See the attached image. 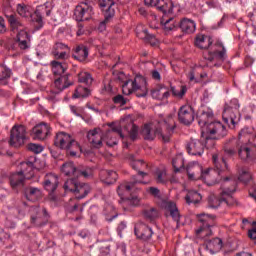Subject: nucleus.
<instances>
[{
    "mask_svg": "<svg viewBox=\"0 0 256 256\" xmlns=\"http://www.w3.org/2000/svg\"><path fill=\"white\" fill-rule=\"evenodd\" d=\"M198 125L201 137L205 140L206 149L215 147V139H223L227 135V128L219 121H213V112H202L198 115Z\"/></svg>",
    "mask_w": 256,
    "mask_h": 256,
    "instance_id": "obj_1",
    "label": "nucleus"
},
{
    "mask_svg": "<svg viewBox=\"0 0 256 256\" xmlns=\"http://www.w3.org/2000/svg\"><path fill=\"white\" fill-rule=\"evenodd\" d=\"M173 131H175V120L170 115L167 118H160L156 123L145 124L142 135L147 141H153L155 136L159 135L164 143H169Z\"/></svg>",
    "mask_w": 256,
    "mask_h": 256,
    "instance_id": "obj_2",
    "label": "nucleus"
},
{
    "mask_svg": "<svg viewBox=\"0 0 256 256\" xmlns=\"http://www.w3.org/2000/svg\"><path fill=\"white\" fill-rule=\"evenodd\" d=\"M251 137H253V129L249 127L243 128L238 134V139H232V143H235L236 148H226L225 152L229 155H235L238 152L242 161L256 159L255 146L251 145Z\"/></svg>",
    "mask_w": 256,
    "mask_h": 256,
    "instance_id": "obj_3",
    "label": "nucleus"
},
{
    "mask_svg": "<svg viewBox=\"0 0 256 256\" xmlns=\"http://www.w3.org/2000/svg\"><path fill=\"white\" fill-rule=\"evenodd\" d=\"M110 127L111 133H117V135L121 138L124 139L123 135V128L125 131H127L131 141H135L137 137L139 136V127L133 123V118L131 116H126L122 118L119 122H112L108 124Z\"/></svg>",
    "mask_w": 256,
    "mask_h": 256,
    "instance_id": "obj_4",
    "label": "nucleus"
},
{
    "mask_svg": "<svg viewBox=\"0 0 256 256\" xmlns=\"http://www.w3.org/2000/svg\"><path fill=\"white\" fill-rule=\"evenodd\" d=\"M55 147L67 151L71 157H77L78 153H81V145L78 141H75L73 136L67 132H58L54 139Z\"/></svg>",
    "mask_w": 256,
    "mask_h": 256,
    "instance_id": "obj_5",
    "label": "nucleus"
},
{
    "mask_svg": "<svg viewBox=\"0 0 256 256\" xmlns=\"http://www.w3.org/2000/svg\"><path fill=\"white\" fill-rule=\"evenodd\" d=\"M212 161L216 170L209 169L203 173V177L207 182V185H215V183H219V181L223 179L221 173H223V171H227V162L223 157L218 154H213Z\"/></svg>",
    "mask_w": 256,
    "mask_h": 256,
    "instance_id": "obj_6",
    "label": "nucleus"
},
{
    "mask_svg": "<svg viewBox=\"0 0 256 256\" xmlns=\"http://www.w3.org/2000/svg\"><path fill=\"white\" fill-rule=\"evenodd\" d=\"M122 92L123 95L135 93L136 97H147V93H149L147 80L143 76H136L133 80H127L122 85Z\"/></svg>",
    "mask_w": 256,
    "mask_h": 256,
    "instance_id": "obj_7",
    "label": "nucleus"
},
{
    "mask_svg": "<svg viewBox=\"0 0 256 256\" xmlns=\"http://www.w3.org/2000/svg\"><path fill=\"white\" fill-rule=\"evenodd\" d=\"M239 100L233 98L228 104L225 105L222 114L223 121L231 128L234 129L235 125L241 121V114L239 113Z\"/></svg>",
    "mask_w": 256,
    "mask_h": 256,
    "instance_id": "obj_8",
    "label": "nucleus"
},
{
    "mask_svg": "<svg viewBox=\"0 0 256 256\" xmlns=\"http://www.w3.org/2000/svg\"><path fill=\"white\" fill-rule=\"evenodd\" d=\"M70 85H73V83L69 82L68 75H63L57 78L54 81V87L57 89V91L55 90L50 91L46 96L47 101L49 103H52V105L57 103V101H60L61 98L59 97V93L67 89V87H70Z\"/></svg>",
    "mask_w": 256,
    "mask_h": 256,
    "instance_id": "obj_9",
    "label": "nucleus"
},
{
    "mask_svg": "<svg viewBox=\"0 0 256 256\" xmlns=\"http://www.w3.org/2000/svg\"><path fill=\"white\" fill-rule=\"evenodd\" d=\"M197 219L201 223L199 229L196 230V235L200 237H209L211 235V227L215 225V216L211 214H197Z\"/></svg>",
    "mask_w": 256,
    "mask_h": 256,
    "instance_id": "obj_10",
    "label": "nucleus"
},
{
    "mask_svg": "<svg viewBox=\"0 0 256 256\" xmlns=\"http://www.w3.org/2000/svg\"><path fill=\"white\" fill-rule=\"evenodd\" d=\"M27 141V128L23 125L14 126L10 132L9 143L11 147H21Z\"/></svg>",
    "mask_w": 256,
    "mask_h": 256,
    "instance_id": "obj_11",
    "label": "nucleus"
},
{
    "mask_svg": "<svg viewBox=\"0 0 256 256\" xmlns=\"http://www.w3.org/2000/svg\"><path fill=\"white\" fill-rule=\"evenodd\" d=\"M19 173L25 179H33L35 176V169H39V159L31 157L29 161L21 162L18 165Z\"/></svg>",
    "mask_w": 256,
    "mask_h": 256,
    "instance_id": "obj_12",
    "label": "nucleus"
},
{
    "mask_svg": "<svg viewBox=\"0 0 256 256\" xmlns=\"http://www.w3.org/2000/svg\"><path fill=\"white\" fill-rule=\"evenodd\" d=\"M31 223L36 227H41L49 221V214L45 208L34 206L30 208Z\"/></svg>",
    "mask_w": 256,
    "mask_h": 256,
    "instance_id": "obj_13",
    "label": "nucleus"
},
{
    "mask_svg": "<svg viewBox=\"0 0 256 256\" xmlns=\"http://www.w3.org/2000/svg\"><path fill=\"white\" fill-rule=\"evenodd\" d=\"M12 33H15L17 36L23 35V37H27V31H25V25L23 22L17 17V14H6L5 15Z\"/></svg>",
    "mask_w": 256,
    "mask_h": 256,
    "instance_id": "obj_14",
    "label": "nucleus"
},
{
    "mask_svg": "<svg viewBox=\"0 0 256 256\" xmlns=\"http://www.w3.org/2000/svg\"><path fill=\"white\" fill-rule=\"evenodd\" d=\"M74 17L76 21H89L93 17V7L89 6L87 2H82L76 6Z\"/></svg>",
    "mask_w": 256,
    "mask_h": 256,
    "instance_id": "obj_15",
    "label": "nucleus"
},
{
    "mask_svg": "<svg viewBox=\"0 0 256 256\" xmlns=\"http://www.w3.org/2000/svg\"><path fill=\"white\" fill-rule=\"evenodd\" d=\"M51 135V126L45 122H42L32 129V137L37 141H45L47 137Z\"/></svg>",
    "mask_w": 256,
    "mask_h": 256,
    "instance_id": "obj_16",
    "label": "nucleus"
},
{
    "mask_svg": "<svg viewBox=\"0 0 256 256\" xmlns=\"http://www.w3.org/2000/svg\"><path fill=\"white\" fill-rule=\"evenodd\" d=\"M227 57V51L225 48L222 49V51H206L204 53V59H207V61H210V63H213L214 67H221L223 64V61H225Z\"/></svg>",
    "mask_w": 256,
    "mask_h": 256,
    "instance_id": "obj_17",
    "label": "nucleus"
},
{
    "mask_svg": "<svg viewBox=\"0 0 256 256\" xmlns=\"http://www.w3.org/2000/svg\"><path fill=\"white\" fill-rule=\"evenodd\" d=\"M178 119L183 125H191L195 121V111L189 105L181 106L178 111Z\"/></svg>",
    "mask_w": 256,
    "mask_h": 256,
    "instance_id": "obj_18",
    "label": "nucleus"
},
{
    "mask_svg": "<svg viewBox=\"0 0 256 256\" xmlns=\"http://www.w3.org/2000/svg\"><path fill=\"white\" fill-rule=\"evenodd\" d=\"M186 151L194 157H201L205 153V144L199 139H190L186 144Z\"/></svg>",
    "mask_w": 256,
    "mask_h": 256,
    "instance_id": "obj_19",
    "label": "nucleus"
},
{
    "mask_svg": "<svg viewBox=\"0 0 256 256\" xmlns=\"http://www.w3.org/2000/svg\"><path fill=\"white\" fill-rule=\"evenodd\" d=\"M134 233L137 239L149 241L153 237V229L143 222H138L134 227Z\"/></svg>",
    "mask_w": 256,
    "mask_h": 256,
    "instance_id": "obj_20",
    "label": "nucleus"
},
{
    "mask_svg": "<svg viewBox=\"0 0 256 256\" xmlns=\"http://www.w3.org/2000/svg\"><path fill=\"white\" fill-rule=\"evenodd\" d=\"M139 183H145V182L138 180L137 176H133L131 182H125L118 186V195L120 197H127V195L135 191L136 189L135 185Z\"/></svg>",
    "mask_w": 256,
    "mask_h": 256,
    "instance_id": "obj_21",
    "label": "nucleus"
},
{
    "mask_svg": "<svg viewBox=\"0 0 256 256\" xmlns=\"http://www.w3.org/2000/svg\"><path fill=\"white\" fill-rule=\"evenodd\" d=\"M88 141L95 149L103 147V132L99 128L90 130L87 134Z\"/></svg>",
    "mask_w": 256,
    "mask_h": 256,
    "instance_id": "obj_22",
    "label": "nucleus"
},
{
    "mask_svg": "<svg viewBox=\"0 0 256 256\" xmlns=\"http://www.w3.org/2000/svg\"><path fill=\"white\" fill-rule=\"evenodd\" d=\"M51 54L55 59L65 61V59H69V46L62 42H58L54 44Z\"/></svg>",
    "mask_w": 256,
    "mask_h": 256,
    "instance_id": "obj_23",
    "label": "nucleus"
},
{
    "mask_svg": "<svg viewBox=\"0 0 256 256\" xmlns=\"http://www.w3.org/2000/svg\"><path fill=\"white\" fill-rule=\"evenodd\" d=\"M43 185L48 193H53L59 187V177L55 174H47L44 178Z\"/></svg>",
    "mask_w": 256,
    "mask_h": 256,
    "instance_id": "obj_24",
    "label": "nucleus"
},
{
    "mask_svg": "<svg viewBox=\"0 0 256 256\" xmlns=\"http://www.w3.org/2000/svg\"><path fill=\"white\" fill-rule=\"evenodd\" d=\"M178 25L182 31V33H186V35H191L192 33H195L197 29V23H195V20L184 18L180 22H178Z\"/></svg>",
    "mask_w": 256,
    "mask_h": 256,
    "instance_id": "obj_25",
    "label": "nucleus"
},
{
    "mask_svg": "<svg viewBox=\"0 0 256 256\" xmlns=\"http://www.w3.org/2000/svg\"><path fill=\"white\" fill-rule=\"evenodd\" d=\"M163 207L166 211H168V213H170V217H172V219L176 221V223H179L181 215H179V209H177V204L172 201H164Z\"/></svg>",
    "mask_w": 256,
    "mask_h": 256,
    "instance_id": "obj_26",
    "label": "nucleus"
},
{
    "mask_svg": "<svg viewBox=\"0 0 256 256\" xmlns=\"http://www.w3.org/2000/svg\"><path fill=\"white\" fill-rule=\"evenodd\" d=\"M51 10L52 8L49 2L38 6L34 12V15L37 17V22L41 23V21H43V17H49V15H51Z\"/></svg>",
    "mask_w": 256,
    "mask_h": 256,
    "instance_id": "obj_27",
    "label": "nucleus"
},
{
    "mask_svg": "<svg viewBox=\"0 0 256 256\" xmlns=\"http://www.w3.org/2000/svg\"><path fill=\"white\" fill-rule=\"evenodd\" d=\"M129 160L132 169H134V171H138V175H141L142 177L147 176V173L143 172V170L147 169V163L143 160L135 159V156H130Z\"/></svg>",
    "mask_w": 256,
    "mask_h": 256,
    "instance_id": "obj_28",
    "label": "nucleus"
},
{
    "mask_svg": "<svg viewBox=\"0 0 256 256\" xmlns=\"http://www.w3.org/2000/svg\"><path fill=\"white\" fill-rule=\"evenodd\" d=\"M25 197L28 201H39L43 197V192L41 189L35 187H28L25 189Z\"/></svg>",
    "mask_w": 256,
    "mask_h": 256,
    "instance_id": "obj_29",
    "label": "nucleus"
},
{
    "mask_svg": "<svg viewBox=\"0 0 256 256\" xmlns=\"http://www.w3.org/2000/svg\"><path fill=\"white\" fill-rule=\"evenodd\" d=\"M153 99H157L158 101H167L169 99V88L166 87H157L152 90L151 93Z\"/></svg>",
    "mask_w": 256,
    "mask_h": 256,
    "instance_id": "obj_30",
    "label": "nucleus"
},
{
    "mask_svg": "<svg viewBox=\"0 0 256 256\" xmlns=\"http://www.w3.org/2000/svg\"><path fill=\"white\" fill-rule=\"evenodd\" d=\"M137 37L139 39H144L145 41H148L150 45L155 46L157 45V38H155L153 35L149 34L147 29H141V26H138L136 28Z\"/></svg>",
    "mask_w": 256,
    "mask_h": 256,
    "instance_id": "obj_31",
    "label": "nucleus"
},
{
    "mask_svg": "<svg viewBox=\"0 0 256 256\" xmlns=\"http://www.w3.org/2000/svg\"><path fill=\"white\" fill-rule=\"evenodd\" d=\"M62 173H64L67 177H75L79 178V169L75 167V164L73 162H66L62 165L61 168Z\"/></svg>",
    "mask_w": 256,
    "mask_h": 256,
    "instance_id": "obj_32",
    "label": "nucleus"
},
{
    "mask_svg": "<svg viewBox=\"0 0 256 256\" xmlns=\"http://www.w3.org/2000/svg\"><path fill=\"white\" fill-rule=\"evenodd\" d=\"M213 44V39L211 36H205V35H198L195 40L196 47H199V49H209L211 45Z\"/></svg>",
    "mask_w": 256,
    "mask_h": 256,
    "instance_id": "obj_33",
    "label": "nucleus"
},
{
    "mask_svg": "<svg viewBox=\"0 0 256 256\" xmlns=\"http://www.w3.org/2000/svg\"><path fill=\"white\" fill-rule=\"evenodd\" d=\"M201 173H203V168H201V165H199L197 162L188 164L187 174L189 179L193 181L195 180V177H197V175H201Z\"/></svg>",
    "mask_w": 256,
    "mask_h": 256,
    "instance_id": "obj_34",
    "label": "nucleus"
},
{
    "mask_svg": "<svg viewBox=\"0 0 256 256\" xmlns=\"http://www.w3.org/2000/svg\"><path fill=\"white\" fill-rule=\"evenodd\" d=\"M229 205V200L228 199H219L217 196L214 194H211L208 197V207L210 209H217V207H221V205Z\"/></svg>",
    "mask_w": 256,
    "mask_h": 256,
    "instance_id": "obj_35",
    "label": "nucleus"
},
{
    "mask_svg": "<svg viewBox=\"0 0 256 256\" xmlns=\"http://www.w3.org/2000/svg\"><path fill=\"white\" fill-rule=\"evenodd\" d=\"M72 57H74L76 61H85V59L89 57V50L83 45L77 46Z\"/></svg>",
    "mask_w": 256,
    "mask_h": 256,
    "instance_id": "obj_36",
    "label": "nucleus"
},
{
    "mask_svg": "<svg viewBox=\"0 0 256 256\" xmlns=\"http://www.w3.org/2000/svg\"><path fill=\"white\" fill-rule=\"evenodd\" d=\"M117 172L111 170H102L101 171V179L107 185H113L115 181H117Z\"/></svg>",
    "mask_w": 256,
    "mask_h": 256,
    "instance_id": "obj_37",
    "label": "nucleus"
},
{
    "mask_svg": "<svg viewBox=\"0 0 256 256\" xmlns=\"http://www.w3.org/2000/svg\"><path fill=\"white\" fill-rule=\"evenodd\" d=\"M161 25H162L164 31H166V33H169V31H173V30L177 29L179 22H177V20L173 17H171V18L164 17L161 20Z\"/></svg>",
    "mask_w": 256,
    "mask_h": 256,
    "instance_id": "obj_38",
    "label": "nucleus"
},
{
    "mask_svg": "<svg viewBox=\"0 0 256 256\" xmlns=\"http://www.w3.org/2000/svg\"><path fill=\"white\" fill-rule=\"evenodd\" d=\"M89 193H91V186H89V184L81 183L78 184L74 195H76V199H85Z\"/></svg>",
    "mask_w": 256,
    "mask_h": 256,
    "instance_id": "obj_39",
    "label": "nucleus"
},
{
    "mask_svg": "<svg viewBox=\"0 0 256 256\" xmlns=\"http://www.w3.org/2000/svg\"><path fill=\"white\" fill-rule=\"evenodd\" d=\"M25 180H27V178H25L24 175L19 172L10 175V185L12 189H16V187H21V185L25 183Z\"/></svg>",
    "mask_w": 256,
    "mask_h": 256,
    "instance_id": "obj_40",
    "label": "nucleus"
},
{
    "mask_svg": "<svg viewBox=\"0 0 256 256\" xmlns=\"http://www.w3.org/2000/svg\"><path fill=\"white\" fill-rule=\"evenodd\" d=\"M16 11L20 17H31L33 15V7L25 3L17 4Z\"/></svg>",
    "mask_w": 256,
    "mask_h": 256,
    "instance_id": "obj_41",
    "label": "nucleus"
},
{
    "mask_svg": "<svg viewBox=\"0 0 256 256\" xmlns=\"http://www.w3.org/2000/svg\"><path fill=\"white\" fill-rule=\"evenodd\" d=\"M201 199H203V197L195 190L189 191L185 197V201L188 205H197V203H201Z\"/></svg>",
    "mask_w": 256,
    "mask_h": 256,
    "instance_id": "obj_42",
    "label": "nucleus"
},
{
    "mask_svg": "<svg viewBox=\"0 0 256 256\" xmlns=\"http://www.w3.org/2000/svg\"><path fill=\"white\" fill-rule=\"evenodd\" d=\"M159 11H162L165 15L167 13H173V1L172 0H159L158 6H156Z\"/></svg>",
    "mask_w": 256,
    "mask_h": 256,
    "instance_id": "obj_43",
    "label": "nucleus"
},
{
    "mask_svg": "<svg viewBox=\"0 0 256 256\" xmlns=\"http://www.w3.org/2000/svg\"><path fill=\"white\" fill-rule=\"evenodd\" d=\"M50 65L52 67V72L54 73V75L63 76L62 74L65 73V71H67L66 63H62L57 60H54L50 63Z\"/></svg>",
    "mask_w": 256,
    "mask_h": 256,
    "instance_id": "obj_44",
    "label": "nucleus"
},
{
    "mask_svg": "<svg viewBox=\"0 0 256 256\" xmlns=\"http://www.w3.org/2000/svg\"><path fill=\"white\" fill-rule=\"evenodd\" d=\"M207 247L211 253H218L220 249H223V240L221 238H213L207 243Z\"/></svg>",
    "mask_w": 256,
    "mask_h": 256,
    "instance_id": "obj_45",
    "label": "nucleus"
},
{
    "mask_svg": "<svg viewBox=\"0 0 256 256\" xmlns=\"http://www.w3.org/2000/svg\"><path fill=\"white\" fill-rule=\"evenodd\" d=\"M11 79V69L6 66L0 65V83L1 85H7Z\"/></svg>",
    "mask_w": 256,
    "mask_h": 256,
    "instance_id": "obj_46",
    "label": "nucleus"
},
{
    "mask_svg": "<svg viewBox=\"0 0 256 256\" xmlns=\"http://www.w3.org/2000/svg\"><path fill=\"white\" fill-rule=\"evenodd\" d=\"M77 187H79V182H77V179H68L64 183V190L66 193H76Z\"/></svg>",
    "mask_w": 256,
    "mask_h": 256,
    "instance_id": "obj_47",
    "label": "nucleus"
},
{
    "mask_svg": "<svg viewBox=\"0 0 256 256\" xmlns=\"http://www.w3.org/2000/svg\"><path fill=\"white\" fill-rule=\"evenodd\" d=\"M91 95V90L87 87L78 86L73 94L74 99H85V97H89Z\"/></svg>",
    "mask_w": 256,
    "mask_h": 256,
    "instance_id": "obj_48",
    "label": "nucleus"
},
{
    "mask_svg": "<svg viewBox=\"0 0 256 256\" xmlns=\"http://www.w3.org/2000/svg\"><path fill=\"white\" fill-rule=\"evenodd\" d=\"M171 92L174 97L177 99H183L185 97V93H187V86H179L178 88L171 87Z\"/></svg>",
    "mask_w": 256,
    "mask_h": 256,
    "instance_id": "obj_49",
    "label": "nucleus"
},
{
    "mask_svg": "<svg viewBox=\"0 0 256 256\" xmlns=\"http://www.w3.org/2000/svg\"><path fill=\"white\" fill-rule=\"evenodd\" d=\"M172 165L174 167V170L180 171V169H183L185 165V160L183 159V155L178 154L173 160H172Z\"/></svg>",
    "mask_w": 256,
    "mask_h": 256,
    "instance_id": "obj_50",
    "label": "nucleus"
},
{
    "mask_svg": "<svg viewBox=\"0 0 256 256\" xmlns=\"http://www.w3.org/2000/svg\"><path fill=\"white\" fill-rule=\"evenodd\" d=\"M79 83H84V85H91L93 83V77L89 72H80L78 74Z\"/></svg>",
    "mask_w": 256,
    "mask_h": 256,
    "instance_id": "obj_51",
    "label": "nucleus"
},
{
    "mask_svg": "<svg viewBox=\"0 0 256 256\" xmlns=\"http://www.w3.org/2000/svg\"><path fill=\"white\" fill-rule=\"evenodd\" d=\"M104 141L106 142V145H108V147H115V145H117L118 143L117 137H115V134L111 131L106 132Z\"/></svg>",
    "mask_w": 256,
    "mask_h": 256,
    "instance_id": "obj_52",
    "label": "nucleus"
},
{
    "mask_svg": "<svg viewBox=\"0 0 256 256\" xmlns=\"http://www.w3.org/2000/svg\"><path fill=\"white\" fill-rule=\"evenodd\" d=\"M79 199H77V196L75 198H71L68 203L66 204V211L68 213H73L74 211H77L79 207V203L77 202Z\"/></svg>",
    "mask_w": 256,
    "mask_h": 256,
    "instance_id": "obj_53",
    "label": "nucleus"
},
{
    "mask_svg": "<svg viewBox=\"0 0 256 256\" xmlns=\"http://www.w3.org/2000/svg\"><path fill=\"white\" fill-rule=\"evenodd\" d=\"M144 217H146L149 221H154V219L159 217V212H157V209L155 208H149L144 211Z\"/></svg>",
    "mask_w": 256,
    "mask_h": 256,
    "instance_id": "obj_54",
    "label": "nucleus"
},
{
    "mask_svg": "<svg viewBox=\"0 0 256 256\" xmlns=\"http://www.w3.org/2000/svg\"><path fill=\"white\" fill-rule=\"evenodd\" d=\"M17 37L20 49H29V42H27V39H29V34L26 32V36L18 35Z\"/></svg>",
    "mask_w": 256,
    "mask_h": 256,
    "instance_id": "obj_55",
    "label": "nucleus"
},
{
    "mask_svg": "<svg viewBox=\"0 0 256 256\" xmlns=\"http://www.w3.org/2000/svg\"><path fill=\"white\" fill-rule=\"evenodd\" d=\"M156 181L157 183H167V172L165 170H157Z\"/></svg>",
    "mask_w": 256,
    "mask_h": 256,
    "instance_id": "obj_56",
    "label": "nucleus"
},
{
    "mask_svg": "<svg viewBox=\"0 0 256 256\" xmlns=\"http://www.w3.org/2000/svg\"><path fill=\"white\" fill-rule=\"evenodd\" d=\"M238 179L242 183H249V181L252 179L251 172H249V170H242Z\"/></svg>",
    "mask_w": 256,
    "mask_h": 256,
    "instance_id": "obj_57",
    "label": "nucleus"
},
{
    "mask_svg": "<svg viewBox=\"0 0 256 256\" xmlns=\"http://www.w3.org/2000/svg\"><path fill=\"white\" fill-rule=\"evenodd\" d=\"M104 17L106 21H109V19H112V17H115V7L114 6H108L107 8H104L103 10Z\"/></svg>",
    "mask_w": 256,
    "mask_h": 256,
    "instance_id": "obj_58",
    "label": "nucleus"
},
{
    "mask_svg": "<svg viewBox=\"0 0 256 256\" xmlns=\"http://www.w3.org/2000/svg\"><path fill=\"white\" fill-rule=\"evenodd\" d=\"M28 149L29 151H32V153L38 154V153H42L44 148L42 145L31 143L28 145Z\"/></svg>",
    "mask_w": 256,
    "mask_h": 256,
    "instance_id": "obj_59",
    "label": "nucleus"
},
{
    "mask_svg": "<svg viewBox=\"0 0 256 256\" xmlns=\"http://www.w3.org/2000/svg\"><path fill=\"white\" fill-rule=\"evenodd\" d=\"M113 102L115 103V105H127V99H125V97H123V95L118 94L113 98Z\"/></svg>",
    "mask_w": 256,
    "mask_h": 256,
    "instance_id": "obj_60",
    "label": "nucleus"
},
{
    "mask_svg": "<svg viewBox=\"0 0 256 256\" xmlns=\"http://www.w3.org/2000/svg\"><path fill=\"white\" fill-rule=\"evenodd\" d=\"M79 177H84L85 179H89L93 177V169L86 168L85 170H79Z\"/></svg>",
    "mask_w": 256,
    "mask_h": 256,
    "instance_id": "obj_61",
    "label": "nucleus"
},
{
    "mask_svg": "<svg viewBox=\"0 0 256 256\" xmlns=\"http://www.w3.org/2000/svg\"><path fill=\"white\" fill-rule=\"evenodd\" d=\"M101 9H107V7H115V1L113 0H99Z\"/></svg>",
    "mask_w": 256,
    "mask_h": 256,
    "instance_id": "obj_62",
    "label": "nucleus"
},
{
    "mask_svg": "<svg viewBox=\"0 0 256 256\" xmlns=\"http://www.w3.org/2000/svg\"><path fill=\"white\" fill-rule=\"evenodd\" d=\"M78 29L76 32L77 37H81L83 35H89V32L87 29H85V26H83V23H78Z\"/></svg>",
    "mask_w": 256,
    "mask_h": 256,
    "instance_id": "obj_63",
    "label": "nucleus"
},
{
    "mask_svg": "<svg viewBox=\"0 0 256 256\" xmlns=\"http://www.w3.org/2000/svg\"><path fill=\"white\" fill-rule=\"evenodd\" d=\"M139 198L137 196L132 197V198H127L126 200H124V203L126 205H132V207H135L137 205H139Z\"/></svg>",
    "mask_w": 256,
    "mask_h": 256,
    "instance_id": "obj_64",
    "label": "nucleus"
}]
</instances>
